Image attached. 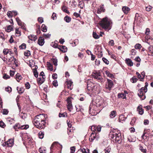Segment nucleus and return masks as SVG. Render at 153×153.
Returning <instances> with one entry per match:
<instances>
[{"label": "nucleus", "instance_id": "13", "mask_svg": "<svg viewBox=\"0 0 153 153\" xmlns=\"http://www.w3.org/2000/svg\"><path fill=\"white\" fill-rule=\"evenodd\" d=\"M126 64L128 66H132L133 65V63L132 62L131 59H126Z\"/></svg>", "mask_w": 153, "mask_h": 153}, {"label": "nucleus", "instance_id": "47", "mask_svg": "<svg viewBox=\"0 0 153 153\" xmlns=\"http://www.w3.org/2000/svg\"><path fill=\"white\" fill-rule=\"evenodd\" d=\"M24 54L25 56H29L30 55V51H27L24 52Z\"/></svg>", "mask_w": 153, "mask_h": 153}, {"label": "nucleus", "instance_id": "20", "mask_svg": "<svg viewBox=\"0 0 153 153\" xmlns=\"http://www.w3.org/2000/svg\"><path fill=\"white\" fill-rule=\"evenodd\" d=\"M116 112L114 111H113L111 112L109 116L111 118H113L116 116Z\"/></svg>", "mask_w": 153, "mask_h": 153}, {"label": "nucleus", "instance_id": "59", "mask_svg": "<svg viewBox=\"0 0 153 153\" xmlns=\"http://www.w3.org/2000/svg\"><path fill=\"white\" fill-rule=\"evenodd\" d=\"M5 90L6 91L10 92L11 91V88L10 87H7L5 88Z\"/></svg>", "mask_w": 153, "mask_h": 153}, {"label": "nucleus", "instance_id": "57", "mask_svg": "<svg viewBox=\"0 0 153 153\" xmlns=\"http://www.w3.org/2000/svg\"><path fill=\"white\" fill-rule=\"evenodd\" d=\"M146 85L144 87H142L144 89V91L145 92H146L147 91V87L148 85V84L147 82H146L145 83Z\"/></svg>", "mask_w": 153, "mask_h": 153}, {"label": "nucleus", "instance_id": "12", "mask_svg": "<svg viewBox=\"0 0 153 153\" xmlns=\"http://www.w3.org/2000/svg\"><path fill=\"white\" fill-rule=\"evenodd\" d=\"M28 39L31 40L33 41H35L37 39V37L36 36H34L33 35H30L28 36Z\"/></svg>", "mask_w": 153, "mask_h": 153}, {"label": "nucleus", "instance_id": "6", "mask_svg": "<svg viewBox=\"0 0 153 153\" xmlns=\"http://www.w3.org/2000/svg\"><path fill=\"white\" fill-rule=\"evenodd\" d=\"M146 92L144 91V89L142 88L138 90V95L142 100L145 99L146 96L144 94Z\"/></svg>", "mask_w": 153, "mask_h": 153}, {"label": "nucleus", "instance_id": "9", "mask_svg": "<svg viewBox=\"0 0 153 153\" xmlns=\"http://www.w3.org/2000/svg\"><path fill=\"white\" fill-rule=\"evenodd\" d=\"M91 84H92V87H91V86H90V84H88L87 85V88L88 90L89 91H91L93 90H96L97 88L96 86L92 82H91Z\"/></svg>", "mask_w": 153, "mask_h": 153}, {"label": "nucleus", "instance_id": "3", "mask_svg": "<svg viewBox=\"0 0 153 153\" xmlns=\"http://www.w3.org/2000/svg\"><path fill=\"white\" fill-rule=\"evenodd\" d=\"M110 136L113 140H115V142L118 143H120L122 142V137L120 133H115L113 132L111 133Z\"/></svg>", "mask_w": 153, "mask_h": 153}, {"label": "nucleus", "instance_id": "16", "mask_svg": "<svg viewBox=\"0 0 153 153\" xmlns=\"http://www.w3.org/2000/svg\"><path fill=\"white\" fill-rule=\"evenodd\" d=\"M137 111H138L139 113L141 115H142L143 113V109H142V105L139 106L137 107Z\"/></svg>", "mask_w": 153, "mask_h": 153}, {"label": "nucleus", "instance_id": "7", "mask_svg": "<svg viewBox=\"0 0 153 153\" xmlns=\"http://www.w3.org/2000/svg\"><path fill=\"white\" fill-rule=\"evenodd\" d=\"M73 98L72 97H68L66 100L68 104L67 105V108L70 111H71L73 109L72 105L71 103V100Z\"/></svg>", "mask_w": 153, "mask_h": 153}, {"label": "nucleus", "instance_id": "17", "mask_svg": "<svg viewBox=\"0 0 153 153\" xmlns=\"http://www.w3.org/2000/svg\"><path fill=\"white\" fill-rule=\"evenodd\" d=\"M14 141L13 139H10L6 143L8 147H11L13 144Z\"/></svg>", "mask_w": 153, "mask_h": 153}, {"label": "nucleus", "instance_id": "55", "mask_svg": "<svg viewBox=\"0 0 153 153\" xmlns=\"http://www.w3.org/2000/svg\"><path fill=\"white\" fill-rule=\"evenodd\" d=\"M148 49L150 52L152 53V54L153 55V46H150L148 48Z\"/></svg>", "mask_w": 153, "mask_h": 153}, {"label": "nucleus", "instance_id": "60", "mask_svg": "<svg viewBox=\"0 0 153 153\" xmlns=\"http://www.w3.org/2000/svg\"><path fill=\"white\" fill-rule=\"evenodd\" d=\"M136 120V119L135 118H133L131 121L130 124L131 125H133L135 122Z\"/></svg>", "mask_w": 153, "mask_h": 153}, {"label": "nucleus", "instance_id": "18", "mask_svg": "<svg viewBox=\"0 0 153 153\" xmlns=\"http://www.w3.org/2000/svg\"><path fill=\"white\" fill-rule=\"evenodd\" d=\"M45 78L44 77H39L37 79V82L38 83L41 84L43 83L45 81Z\"/></svg>", "mask_w": 153, "mask_h": 153}, {"label": "nucleus", "instance_id": "35", "mask_svg": "<svg viewBox=\"0 0 153 153\" xmlns=\"http://www.w3.org/2000/svg\"><path fill=\"white\" fill-rule=\"evenodd\" d=\"M47 66L48 68V69H49L50 71H52L53 70V65L50 63H49L48 62Z\"/></svg>", "mask_w": 153, "mask_h": 153}, {"label": "nucleus", "instance_id": "56", "mask_svg": "<svg viewBox=\"0 0 153 153\" xmlns=\"http://www.w3.org/2000/svg\"><path fill=\"white\" fill-rule=\"evenodd\" d=\"M58 144V142H54L52 144V145H51V148H50V149H51V152L50 153H51V152H52V149H53L54 146L55 145L57 144Z\"/></svg>", "mask_w": 153, "mask_h": 153}, {"label": "nucleus", "instance_id": "62", "mask_svg": "<svg viewBox=\"0 0 153 153\" xmlns=\"http://www.w3.org/2000/svg\"><path fill=\"white\" fill-rule=\"evenodd\" d=\"M141 75L142 76V79L141 80V81H143L145 77V73L144 71L142 72L141 73Z\"/></svg>", "mask_w": 153, "mask_h": 153}, {"label": "nucleus", "instance_id": "64", "mask_svg": "<svg viewBox=\"0 0 153 153\" xmlns=\"http://www.w3.org/2000/svg\"><path fill=\"white\" fill-rule=\"evenodd\" d=\"M71 150V153H74L75 150V148L74 146L71 147L70 148Z\"/></svg>", "mask_w": 153, "mask_h": 153}, {"label": "nucleus", "instance_id": "36", "mask_svg": "<svg viewBox=\"0 0 153 153\" xmlns=\"http://www.w3.org/2000/svg\"><path fill=\"white\" fill-rule=\"evenodd\" d=\"M12 30H13V27L12 26L10 25H8L7 27V29H6L7 32H10Z\"/></svg>", "mask_w": 153, "mask_h": 153}, {"label": "nucleus", "instance_id": "54", "mask_svg": "<svg viewBox=\"0 0 153 153\" xmlns=\"http://www.w3.org/2000/svg\"><path fill=\"white\" fill-rule=\"evenodd\" d=\"M102 60L103 62L106 64L108 65L109 64V62L104 57L102 58Z\"/></svg>", "mask_w": 153, "mask_h": 153}, {"label": "nucleus", "instance_id": "24", "mask_svg": "<svg viewBox=\"0 0 153 153\" xmlns=\"http://www.w3.org/2000/svg\"><path fill=\"white\" fill-rule=\"evenodd\" d=\"M17 90L19 94H21L23 93L24 88L22 87H17Z\"/></svg>", "mask_w": 153, "mask_h": 153}, {"label": "nucleus", "instance_id": "31", "mask_svg": "<svg viewBox=\"0 0 153 153\" xmlns=\"http://www.w3.org/2000/svg\"><path fill=\"white\" fill-rule=\"evenodd\" d=\"M46 149L45 148L41 147L39 149V151L40 153H45Z\"/></svg>", "mask_w": 153, "mask_h": 153}, {"label": "nucleus", "instance_id": "4", "mask_svg": "<svg viewBox=\"0 0 153 153\" xmlns=\"http://www.w3.org/2000/svg\"><path fill=\"white\" fill-rule=\"evenodd\" d=\"M92 76L95 79H97L99 82H104V80L102 77L100 72L93 73Z\"/></svg>", "mask_w": 153, "mask_h": 153}, {"label": "nucleus", "instance_id": "40", "mask_svg": "<svg viewBox=\"0 0 153 153\" xmlns=\"http://www.w3.org/2000/svg\"><path fill=\"white\" fill-rule=\"evenodd\" d=\"M43 36L45 39L49 38L51 36V34L49 33H44L43 35Z\"/></svg>", "mask_w": 153, "mask_h": 153}, {"label": "nucleus", "instance_id": "63", "mask_svg": "<svg viewBox=\"0 0 153 153\" xmlns=\"http://www.w3.org/2000/svg\"><path fill=\"white\" fill-rule=\"evenodd\" d=\"M53 86H55L56 87L57 86L58 84L57 81L56 80H54L53 82Z\"/></svg>", "mask_w": 153, "mask_h": 153}, {"label": "nucleus", "instance_id": "10", "mask_svg": "<svg viewBox=\"0 0 153 153\" xmlns=\"http://www.w3.org/2000/svg\"><path fill=\"white\" fill-rule=\"evenodd\" d=\"M55 47L58 48L61 51L63 52H65L67 51V47L65 46H57V47L56 46Z\"/></svg>", "mask_w": 153, "mask_h": 153}, {"label": "nucleus", "instance_id": "45", "mask_svg": "<svg viewBox=\"0 0 153 153\" xmlns=\"http://www.w3.org/2000/svg\"><path fill=\"white\" fill-rule=\"evenodd\" d=\"M5 126L6 125L3 121L2 120H0V127L4 128Z\"/></svg>", "mask_w": 153, "mask_h": 153}, {"label": "nucleus", "instance_id": "34", "mask_svg": "<svg viewBox=\"0 0 153 153\" xmlns=\"http://www.w3.org/2000/svg\"><path fill=\"white\" fill-rule=\"evenodd\" d=\"M29 126L27 125H20V129H26L29 128Z\"/></svg>", "mask_w": 153, "mask_h": 153}, {"label": "nucleus", "instance_id": "38", "mask_svg": "<svg viewBox=\"0 0 153 153\" xmlns=\"http://www.w3.org/2000/svg\"><path fill=\"white\" fill-rule=\"evenodd\" d=\"M20 117L22 119H25L27 116V114L25 113H22L19 115Z\"/></svg>", "mask_w": 153, "mask_h": 153}, {"label": "nucleus", "instance_id": "2", "mask_svg": "<svg viewBox=\"0 0 153 153\" xmlns=\"http://www.w3.org/2000/svg\"><path fill=\"white\" fill-rule=\"evenodd\" d=\"M112 23L111 21L107 17L103 18L99 22L100 25L104 30L107 31L111 29Z\"/></svg>", "mask_w": 153, "mask_h": 153}, {"label": "nucleus", "instance_id": "37", "mask_svg": "<svg viewBox=\"0 0 153 153\" xmlns=\"http://www.w3.org/2000/svg\"><path fill=\"white\" fill-rule=\"evenodd\" d=\"M42 30L44 32H46L47 31V27L44 25L43 24L42 26Z\"/></svg>", "mask_w": 153, "mask_h": 153}, {"label": "nucleus", "instance_id": "22", "mask_svg": "<svg viewBox=\"0 0 153 153\" xmlns=\"http://www.w3.org/2000/svg\"><path fill=\"white\" fill-rule=\"evenodd\" d=\"M79 151L82 153H90V150L89 149H85L84 148H81L79 149Z\"/></svg>", "mask_w": 153, "mask_h": 153}, {"label": "nucleus", "instance_id": "14", "mask_svg": "<svg viewBox=\"0 0 153 153\" xmlns=\"http://www.w3.org/2000/svg\"><path fill=\"white\" fill-rule=\"evenodd\" d=\"M14 59V57H10V58L7 60L6 63L9 65H10L13 63V60Z\"/></svg>", "mask_w": 153, "mask_h": 153}, {"label": "nucleus", "instance_id": "42", "mask_svg": "<svg viewBox=\"0 0 153 153\" xmlns=\"http://www.w3.org/2000/svg\"><path fill=\"white\" fill-rule=\"evenodd\" d=\"M93 37L95 39H98L100 38V36L97 35V33L95 32H93Z\"/></svg>", "mask_w": 153, "mask_h": 153}, {"label": "nucleus", "instance_id": "61", "mask_svg": "<svg viewBox=\"0 0 153 153\" xmlns=\"http://www.w3.org/2000/svg\"><path fill=\"white\" fill-rule=\"evenodd\" d=\"M136 74L137 76L138 79H140V80L141 81L142 76L138 72H137L136 73Z\"/></svg>", "mask_w": 153, "mask_h": 153}, {"label": "nucleus", "instance_id": "41", "mask_svg": "<svg viewBox=\"0 0 153 153\" xmlns=\"http://www.w3.org/2000/svg\"><path fill=\"white\" fill-rule=\"evenodd\" d=\"M16 20L19 25H21L23 23L19 17H17L16 18Z\"/></svg>", "mask_w": 153, "mask_h": 153}, {"label": "nucleus", "instance_id": "33", "mask_svg": "<svg viewBox=\"0 0 153 153\" xmlns=\"http://www.w3.org/2000/svg\"><path fill=\"white\" fill-rule=\"evenodd\" d=\"M64 19L66 22L68 23L71 21V18L68 16H66L65 17Z\"/></svg>", "mask_w": 153, "mask_h": 153}, {"label": "nucleus", "instance_id": "51", "mask_svg": "<svg viewBox=\"0 0 153 153\" xmlns=\"http://www.w3.org/2000/svg\"><path fill=\"white\" fill-rule=\"evenodd\" d=\"M19 48L20 49H25L26 48V45L25 43H23L21 45L19 46Z\"/></svg>", "mask_w": 153, "mask_h": 153}, {"label": "nucleus", "instance_id": "46", "mask_svg": "<svg viewBox=\"0 0 153 153\" xmlns=\"http://www.w3.org/2000/svg\"><path fill=\"white\" fill-rule=\"evenodd\" d=\"M111 150V148L109 146L106 148L104 150L105 153H109L110 152Z\"/></svg>", "mask_w": 153, "mask_h": 153}, {"label": "nucleus", "instance_id": "48", "mask_svg": "<svg viewBox=\"0 0 153 153\" xmlns=\"http://www.w3.org/2000/svg\"><path fill=\"white\" fill-rule=\"evenodd\" d=\"M135 48L136 49H140L142 46L141 45L139 44H137L134 46Z\"/></svg>", "mask_w": 153, "mask_h": 153}, {"label": "nucleus", "instance_id": "49", "mask_svg": "<svg viewBox=\"0 0 153 153\" xmlns=\"http://www.w3.org/2000/svg\"><path fill=\"white\" fill-rule=\"evenodd\" d=\"M52 60L55 65L56 66L57 65V59L55 58L52 59Z\"/></svg>", "mask_w": 153, "mask_h": 153}, {"label": "nucleus", "instance_id": "19", "mask_svg": "<svg viewBox=\"0 0 153 153\" xmlns=\"http://www.w3.org/2000/svg\"><path fill=\"white\" fill-rule=\"evenodd\" d=\"M73 82L71 81H68L67 82V88L70 90H71L73 88L72 84Z\"/></svg>", "mask_w": 153, "mask_h": 153}, {"label": "nucleus", "instance_id": "5", "mask_svg": "<svg viewBox=\"0 0 153 153\" xmlns=\"http://www.w3.org/2000/svg\"><path fill=\"white\" fill-rule=\"evenodd\" d=\"M113 85V83L111 80L108 79H107V82L106 83L105 88L107 90L106 91L109 92V91L111 89Z\"/></svg>", "mask_w": 153, "mask_h": 153}, {"label": "nucleus", "instance_id": "11", "mask_svg": "<svg viewBox=\"0 0 153 153\" xmlns=\"http://www.w3.org/2000/svg\"><path fill=\"white\" fill-rule=\"evenodd\" d=\"M45 43L44 39L42 37H39L38 40V44L40 46H42Z\"/></svg>", "mask_w": 153, "mask_h": 153}, {"label": "nucleus", "instance_id": "39", "mask_svg": "<svg viewBox=\"0 0 153 153\" xmlns=\"http://www.w3.org/2000/svg\"><path fill=\"white\" fill-rule=\"evenodd\" d=\"M67 116V114L66 113H60L59 114V117H66Z\"/></svg>", "mask_w": 153, "mask_h": 153}, {"label": "nucleus", "instance_id": "28", "mask_svg": "<svg viewBox=\"0 0 153 153\" xmlns=\"http://www.w3.org/2000/svg\"><path fill=\"white\" fill-rule=\"evenodd\" d=\"M126 119V118L124 117V115H121L119 117V121L120 122H121V121H125ZM122 123H123V122H122Z\"/></svg>", "mask_w": 153, "mask_h": 153}, {"label": "nucleus", "instance_id": "15", "mask_svg": "<svg viewBox=\"0 0 153 153\" xmlns=\"http://www.w3.org/2000/svg\"><path fill=\"white\" fill-rule=\"evenodd\" d=\"M130 10V9L127 7L124 6L122 8V10L125 14H127Z\"/></svg>", "mask_w": 153, "mask_h": 153}, {"label": "nucleus", "instance_id": "21", "mask_svg": "<svg viewBox=\"0 0 153 153\" xmlns=\"http://www.w3.org/2000/svg\"><path fill=\"white\" fill-rule=\"evenodd\" d=\"M76 107L77 111H80L82 112L84 111V109L82 108V106L77 105L76 106Z\"/></svg>", "mask_w": 153, "mask_h": 153}, {"label": "nucleus", "instance_id": "43", "mask_svg": "<svg viewBox=\"0 0 153 153\" xmlns=\"http://www.w3.org/2000/svg\"><path fill=\"white\" fill-rule=\"evenodd\" d=\"M97 126H93L91 127V130L93 131V132H95V131H97Z\"/></svg>", "mask_w": 153, "mask_h": 153}, {"label": "nucleus", "instance_id": "53", "mask_svg": "<svg viewBox=\"0 0 153 153\" xmlns=\"http://www.w3.org/2000/svg\"><path fill=\"white\" fill-rule=\"evenodd\" d=\"M150 131V130L149 129H145L144 131V133L143 135H142V137L143 138V136L145 135V134H146L147 132H149Z\"/></svg>", "mask_w": 153, "mask_h": 153}, {"label": "nucleus", "instance_id": "27", "mask_svg": "<svg viewBox=\"0 0 153 153\" xmlns=\"http://www.w3.org/2000/svg\"><path fill=\"white\" fill-rule=\"evenodd\" d=\"M118 97L119 98H121L123 99H126V95L124 93L118 94Z\"/></svg>", "mask_w": 153, "mask_h": 153}, {"label": "nucleus", "instance_id": "32", "mask_svg": "<svg viewBox=\"0 0 153 153\" xmlns=\"http://www.w3.org/2000/svg\"><path fill=\"white\" fill-rule=\"evenodd\" d=\"M44 133L42 131H40L38 134L39 137V138L42 139L44 137Z\"/></svg>", "mask_w": 153, "mask_h": 153}, {"label": "nucleus", "instance_id": "25", "mask_svg": "<svg viewBox=\"0 0 153 153\" xmlns=\"http://www.w3.org/2000/svg\"><path fill=\"white\" fill-rule=\"evenodd\" d=\"M104 5L103 4L100 7V8L98 9L97 10V13H100L101 12H104L105 9L104 8Z\"/></svg>", "mask_w": 153, "mask_h": 153}, {"label": "nucleus", "instance_id": "1", "mask_svg": "<svg viewBox=\"0 0 153 153\" xmlns=\"http://www.w3.org/2000/svg\"><path fill=\"white\" fill-rule=\"evenodd\" d=\"M45 114H39L37 115L33 120V124L39 129L44 128L45 124Z\"/></svg>", "mask_w": 153, "mask_h": 153}, {"label": "nucleus", "instance_id": "50", "mask_svg": "<svg viewBox=\"0 0 153 153\" xmlns=\"http://www.w3.org/2000/svg\"><path fill=\"white\" fill-rule=\"evenodd\" d=\"M33 71L34 75L35 76L36 78L38 76V73L37 72L36 70L33 69Z\"/></svg>", "mask_w": 153, "mask_h": 153}, {"label": "nucleus", "instance_id": "23", "mask_svg": "<svg viewBox=\"0 0 153 153\" xmlns=\"http://www.w3.org/2000/svg\"><path fill=\"white\" fill-rule=\"evenodd\" d=\"M20 125L18 123H16L13 126V128L16 131H18V129H20Z\"/></svg>", "mask_w": 153, "mask_h": 153}, {"label": "nucleus", "instance_id": "29", "mask_svg": "<svg viewBox=\"0 0 153 153\" xmlns=\"http://www.w3.org/2000/svg\"><path fill=\"white\" fill-rule=\"evenodd\" d=\"M139 146L140 150L142 152L144 153H147L146 149H143V147L141 145H139Z\"/></svg>", "mask_w": 153, "mask_h": 153}, {"label": "nucleus", "instance_id": "52", "mask_svg": "<svg viewBox=\"0 0 153 153\" xmlns=\"http://www.w3.org/2000/svg\"><path fill=\"white\" fill-rule=\"evenodd\" d=\"M12 12L10 11H9L7 12V15L8 17L9 18L12 17L13 16V14H12Z\"/></svg>", "mask_w": 153, "mask_h": 153}, {"label": "nucleus", "instance_id": "8", "mask_svg": "<svg viewBox=\"0 0 153 153\" xmlns=\"http://www.w3.org/2000/svg\"><path fill=\"white\" fill-rule=\"evenodd\" d=\"M95 132H92L89 137V140L90 141H92L96 139L97 140L99 138L96 135Z\"/></svg>", "mask_w": 153, "mask_h": 153}, {"label": "nucleus", "instance_id": "30", "mask_svg": "<svg viewBox=\"0 0 153 153\" xmlns=\"http://www.w3.org/2000/svg\"><path fill=\"white\" fill-rule=\"evenodd\" d=\"M15 31L16 36H21V32L19 30V28H16L15 30Z\"/></svg>", "mask_w": 153, "mask_h": 153}, {"label": "nucleus", "instance_id": "26", "mask_svg": "<svg viewBox=\"0 0 153 153\" xmlns=\"http://www.w3.org/2000/svg\"><path fill=\"white\" fill-rule=\"evenodd\" d=\"M62 10L64 12L68 13H69V12L67 10V7L63 5L62 7Z\"/></svg>", "mask_w": 153, "mask_h": 153}, {"label": "nucleus", "instance_id": "58", "mask_svg": "<svg viewBox=\"0 0 153 153\" xmlns=\"http://www.w3.org/2000/svg\"><path fill=\"white\" fill-rule=\"evenodd\" d=\"M9 51L7 49H4L3 51V53L4 55H7L9 53Z\"/></svg>", "mask_w": 153, "mask_h": 153}, {"label": "nucleus", "instance_id": "44", "mask_svg": "<svg viewBox=\"0 0 153 153\" xmlns=\"http://www.w3.org/2000/svg\"><path fill=\"white\" fill-rule=\"evenodd\" d=\"M137 80V78L135 76H133L132 78L131 79V81L132 83H135L136 82Z\"/></svg>", "mask_w": 153, "mask_h": 153}]
</instances>
